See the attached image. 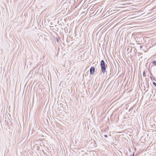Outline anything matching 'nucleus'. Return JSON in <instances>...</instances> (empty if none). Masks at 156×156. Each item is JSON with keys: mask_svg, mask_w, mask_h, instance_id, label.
<instances>
[{"mask_svg": "<svg viewBox=\"0 0 156 156\" xmlns=\"http://www.w3.org/2000/svg\"><path fill=\"white\" fill-rule=\"evenodd\" d=\"M101 69L102 73L104 74L105 72H107V71H106V67L105 61L103 60H102L101 62Z\"/></svg>", "mask_w": 156, "mask_h": 156, "instance_id": "obj_1", "label": "nucleus"}, {"mask_svg": "<svg viewBox=\"0 0 156 156\" xmlns=\"http://www.w3.org/2000/svg\"><path fill=\"white\" fill-rule=\"evenodd\" d=\"M95 68L94 66L91 67L90 69V73L91 75H93L94 73Z\"/></svg>", "mask_w": 156, "mask_h": 156, "instance_id": "obj_2", "label": "nucleus"}, {"mask_svg": "<svg viewBox=\"0 0 156 156\" xmlns=\"http://www.w3.org/2000/svg\"><path fill=\"white\" fill-rule=\"evenodd\" d=\"M151 63L155 66L156 65V61H153Z\"/></svg>", "mask_w": 156, "mask_h": 156, "instance_id": "obj_3", "label": "nucleus"}, {"mask_svg": "<svg viewBox=\"0 0 156 156\" xmlns=\"http://www.w3.org/2000/svg\"><path fill=\"white\" fill-rule=\"evenodd\" d=\"M143 76L144 77H145L146 76V75H145V71H144L143 73Z\"/></svg>", "mask_w": 156, "mask_h": 156, "instance_id": "obj_4", "label": "nucleus"}, {"mask_svg": "<svg viewBox=\"0 0 156 156\" xmlns=\"http://www.w3.org/2000/svg\"><path fill=\"white\" fill-rule=\"evenodd\" d=\"M153 84L154 86H156V83H155V82H153Z\"/></svg>", "mask_w": 156, "mask_h": 156, "instance_id": "obj_5", "label": "nucleus"}, {"mask_svg": "<svg viewBox=\"0 0 156 156\" xmlns=\"http://www.w3.org/2000/svg\"><path fill=\"white\" fill-rule=\"evenodd\" d=\"M104 136L105 137H106H106H108V136H107V135H104Z\"/></svg>", "mask_w": 156, "mask_h": 156, "instance_id": "obj_6", "label": "nucleus"}, {"mask_svg": "<svg viewBox=\"0 0 156 156\" xmlns=\"http://www.w3.org/2000/svg\"><path fill=\"white\" fill-rule=\"evenodd\" d=\"M140 48L141 49V48H142L143 47V46L142 45H141V46H140Z\"/></svg>", "mask_w": 156, "mask_h": 156, "instance_id": "obj_7", "label": "nucleus"}, {"mask_svg": "<svg viewBox=\"0 0 156 156\" xmlns=\"http://www.w3.org/2000/svg\"><path fill=\"white\" fill-rule=\"evenodd\" d=\"M132 156H134V153H133V155Z\"/></svg>", "mask_w": 156, "mask_h": 156, "instance_id": "obj_8", "label": "nucleus"}]
</instances>
